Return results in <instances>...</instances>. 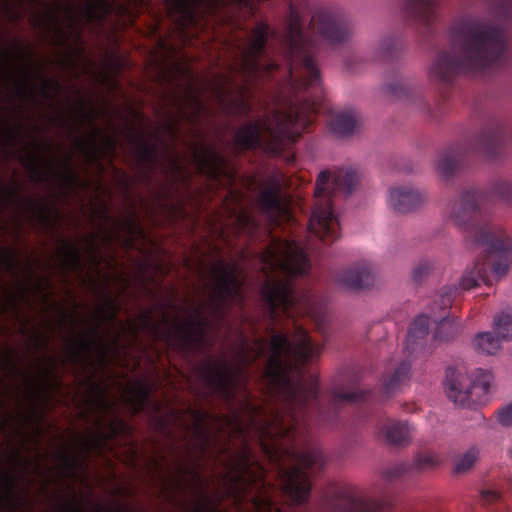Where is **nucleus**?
Here are the masks:
<instances>
[{"mask_svg":"<svg viewBox=\"0 0 512 512\" xmlns=\"http://www.w3.org/2000/svg\"><path fill=\"white\" fill-rule=\"evenodd\" d=\"M415 104L418 106L421 112L427 113L432 118L437 117V113L432 111L430 106L422 98H417L415 100Z\"/></svg>","mask_w":512,"mask_h":512,"instance_id":"54","label":"nucleus"},{"mask_svg":"<svg viewBox=\"0 0 512 512\" xmlns=\"http://www.w3.org/2000/svg\"><path fill=\"white\" fill-rule=\"evenodd\" d=\"M501 340L491 332H480L474 337L473 347L478 353L495 355L501 349Z\"/></svg>","mask_w":512,"mask_h":512,"instance_id":"33","label":"nucleus"},{"mask_svg":"<svg viewBox=\"0 0 512 512\" xmlns=\"http://www.w3.org/2000/svg\"><path fill=\"white\" fill-rule=\"evenodd\" d=\"M413 428L407 421L387 420L379 427V433L393 445L407 444L412 437Z\"/></svg>","mask_w":512,"mask_h":512,"instance_id":"25","label":"nucleus"},{"mask_svg":"<svg viewBox=\"0 0 512 512\" xmlns=\"http://www.w3.org/2000/svg\"><path fill=\"white\" fill-rule=\"evenodd\" d=\"M401 47L399 39L395 36H389L384 38L380 43V49L383 56L386 58H392L396 55Z\"/></svg>","mask_w":512,"mask_h":512,"instance_id":"42","label":"nucleus"},{"mask_svg":"<svg viewBox=\"0 0 512 512\" xmlns=\"http://www.w3.org/2000/svg\"><path fill=\"white\" fill-rule=\"evenodd\" d=\"M21 164L29 171L31 178L35 182H42L46 179L47 173L44 171L36 158L32 153L22 155L20 157Z\"/></svg>","mask_w":512,"mask_h":512,"instance_id":"36","label":"nucleus"},{"mask_svg":"<svg viewBox=\"0 0 512 512\" xmlns=\"http://www.w3.org/2000/svg\"><path fill=\"white\" fill-rule=\"evenodd\" d=\"M210 321L203 317L201 308L193 309L191 318L183 319L174 325L177 343L180 348L192 351L209 345L208 328Z\"/></svg>","mask_w":512,"mask_h":512,"instance_id":"14","label":"nucleus"},{"mask_svg":"<svg viewBox=\"0 0 512 512\" xmlns=\"http://www.w3.org/2000/svg\"><path fill=\"white\" fill-rule=\"evenodd\" d=\"M16 58L20 61H25L27 58L26 48L22 46L20 43H16L14 45Z\"/></svg>","mask_w":512,"mask_h":512,"instance_id":"57","label":"nucleus"},{"mask_svg":"<svg viewBox=\"0 0 512 512\" xmlns=\"http://www.w3.org/2000/svg\"><path fill=\"white\" fill-rule=\"evenodd\" d=\"M65 167H66V172L64 175H62V174L57 173L55 171L53 164L51 162H49L48 171L52 174L60 176L70 186H74L77 182V176L72 168V163H71L70 157L65 158Z\"/></svg>","mask_w":512,"mask_h":512,"instance_id":"43","label":"nucleus"},{"mask_svg":"<svg viewBox=\"0 0 512 512\" xmlns=\"http://www.w3.org/2000/svg\"><path fill=\"white\" fill-rule=\"evenodd\" d=\"M266 355V340L257 337L253 344L248 343L246 337H242L239 347L238 356L244 367L253 366L258 360Z\"/></svg>","mask_w":512,"mask_h":512,"instance_id":"29","label":"nucleus"},{"mask_svg":"<svg viewBox=\"0 0 512 512\" xmlns=\"http://www.w3.org/2000/svg\"><path fill=\"white\" fill-rule=\"evenodd\" d=\"M295 336V342L284 333L271 337L262 377L278 405L269 412L248 395L230 414L191 409L200 457L210 446L204 425L210 419L228 437L220 451L227 456V494L239 504L249 502V512H388L387 502L363 497L349 484L334 486L314 506L299 507L310 498V473L322 471L327 463L310 438V422L334 425L344 403L368 402L372 393L362 390L359 377L352 375L348 387H335L324 404L318 379L304 377L305 367L319 358L322 346L302 327H296Z\"/></svg>","mask_w":512,"mask_h":512,"instance_id":"1","label":"nucleus"},{"mask_svg":"<svg viewBox=\"0 0 512 512\" xmlns=\"http://www.w3.org/2000/svg\"><path fill=\"white\" fill-rule=\"evenodd\" d=\"M105 303L106 306L111 310V318H116V310H117V304L116 301L112 298L109 292L105 295Z\"/></svg>","mask_w":512,"mask_h":512,"instance_id":"55","label":"nucleus"},{"mask_svg":"<svg viewBox=\"0 0 512 512\" xmlns=\"http://www.w3.org/2000/svg\"><path fill=\"white\" fill-rule=\"evenodd\" d=\"M50 16H51L52 21H53V22L55 23V25H56L57 32H58L59 34H61V36H64L65 38H67V36L65 35V33H64L63 29H62V27L59 25L58 18H57V16H56V14H55V13H51V15H50Z\"/></svg>","mask_w":512,"mask_h":512,"instance_id":"63","label":"nucleus"},{"mask_svg":"<svg viewBox=\"0 0 512 512\" xmlns=\"http://www.w3.org/2000/svg\"><path fill=\"white\" fill-rule=\"evenodd\" d=\"M441 302L436 300L431 306V319L437 323L434 338L441 341L453 339L460 331L459 326L455 325L446 316V310L440 309Z\"/></svg>","mask_w":512,"mask_h":512,"instance_id":"26","label":"nucleus"},{"mask_svg":"<svg viewBox=\"0 0 512 512\" xmlns=\"http://www.w3.org/2000/svg\"><path fill=\"white\" fill-rule=\"evenodd\" d=\"M433 269V264L427 260H420L413 268L412 276L415 282H421Z\"/></svg>","mask_w":512,"mask_h":512,"instance_id":"44","label":"nucleus"},{"mask_svg":"<svg viewBox=\"0 0 512 512\" xmlns=\"http://www.w3.org/2000/svg\"><path fill=\"white\" fill-rule=\"evenodd\" d=\"M441 464L440 457L430 451L420 452L414 459V467L419 471H426L436 468Z\"/></svg>","mask_w":512,"mask_h":512,"instance_id":"37","label":"nucleus"},{"mask_svg":"<svg viewBox=\"0 0 512 512\" xmlns=\"http://www.w3.org/2000/svg\"><path fill=\"white\" fill-rule=\"evenodd\" d=\"M358 124L357 115L352 110L333 113L328 123L330 130L339 137L351 135L357 129Z\"/></svg>","mask_w":512,"mask_h":512,"instance_id":"28","label":"nucleus"},{"mask_svg":"<svg viewBox=\"0 0 512 512\" xmlns=\"http://www.w3.org/2000/svg\"><path fill=\"white\" fill-rule=\"evenodd\" d=\"M51 90H54L56 93H59L62 90V84L53 78H45L43 80L41 91L46 99L52 98Z\"/></svg>","mask_w":512,"mask_h":512,"instance_id":"47","label":"nucleus"},{"mask_svg":"<svg viewBox=\"0 0 512 512\" xmlns=\"http://www.w3.org/2000/svg\"><path fill=\"white\" fill-rule=\"evenodd\" d=\"M90 333L93 336L92 339H88L82 334L75 337L73 345L70 347L71 357L75 362L88 359L95 349H98L102 355L106 354V347L98 328L96 326L91 327Z\"/></svg>","mask_w":512,"mask_h":512,"instance_id":"23","label":"nucleus"},{"mask_svg":"<svg viewBox=\"0 0 512 512\" xmlns=\"http://www.w3.org/2000/svg\"><path fill=\"white\" fill-rule=\"evenodd\" d=\"M178 122H179V118L178 117L169 116V121H168L167 128L175 136H176V126H177Z\"/></svg>","mask_w":512,"mask_h":512,"instance_id":"59","label":"nucleus"},{"mask_svg":"<svg viewBox=\"0 0 512 512\" xmlns=\"http://www.w3.org/2000/svg\"><path fill=\"white\" fill-rule=\"evenodd\" d=\"M493 331L502 339H512V316L500 312L495 315L493 322Z\"/></svg>","mask_w":512,"mask_h":512,"instance_id":"35","label":"nucleus"},{"mask_svg":"<svg viewBox=\"0 0 512 512\" xmlns=\"http://www.w3.org/2000/svg\"><path fill=\"white\" fill-rule=\"evenodd\" d=\"M488 195L476 186L465 188L447 209L449 220L467 232L477 246L485 247L487 257L477 259L464 270L458 284L444 286L439 294L440 309L448 310L454 299L463 292L474 289L483 282L492 285L489 270L497 279L507 275L512 263V237L489 220L486 208Z\"/></svg>","mask_w":512,"mask_h":512,"instance_id":"2","label":"nucleus"},{"mask_svg":"<svg viewBox=\"0 0 512 512\" xmlns=\"http://www.w3.org/2000/svg\"><path fill=\"white\" fill-rule=\"evenodd\" d=\"M311 11L309 0H290L282 35L287 76L296 91L320 88L321 76L316 60L317 41L304 31L303 14Z\"/></svg>","mask_w":512,"mask_h":512,"instance_id":"5","label":"nucleus"},{"mask_svg":"<svg viewBox=\"0 0 512 512\" xmlns=\"http://www.w3.org/2000/svg\"><path fill=\"white\" fill-rule=\"evenodd\" d=\"M238 222L243 229H256L258 227L257 221L247 213H241L238 216Z\"/></svg>","mask_w":512,"mask_h":512,"instance_id":"51","label":"nucleus"},{"mask_svg":"<svg viewBox=\"0 0 512 512\" xmlns=\"http://www.w3.org/2000/svg\"><path fill=\"white\" fill-rule=\"evenodd\" d=\"M0 264L8 271L17 267V258L13 251H3L0 255Z\"/></svg>","mask_w":512,"mask_h":512,"instance_id":"49","label":"nucleus"},{"mask_svg":"<svg viewBox=\"0 0 512 512\" xmlns=\"http://www.w3.org/2000/svg\"><path fill=\"white\" fill-rule=\"evenodd\" d=\"M129 133L130 140L135 145L137 164L144 176L149 179L159 164L158 144L148 142L142 134L136 133L132 128H129Z\"/></svg>","mask_w":512,"mask_h":512,"instance_id":"19","label":"nucleus"},{"mask_svg":"<svg viewBox=\"0 0 512 512\" xmlns=\"http://www.w3.org/2000/svg\"><path fill=\"white\" fill-rule=\"evenodd\" d=\"M271 33L267 23H259L252 31V37L242 51L240 64L236 67L245 78L246 83L237 87L239 96L227 98L224 87H219L217 97L225 111L236 118L247 117L252 112V105L246 99L253 81L269 77L279 69V64L267 54V43Z\"/></svg>","mask_w":512,"mask_h":512,"instance_id":"7","label":"nucleus"},{"mask_svg":"<svg viewBox=\"0 0 512 512\" xmlns=\"http://www.w3.org/2000/svg\"><path fill=\"white\" fill-rule=\"evenodd\" d=\"M478 455L479 453L476 448H471L468 451H466L456 462L454 472L462 473L469 470L478 459Z\"/></svg>","mask_w":512,"mask_h":512,"instance_id":"40","label":"nucleus"},{"mask_svg":"<svg viewBox=\"0 0 512 512\" xmlns=\"http://www.w3.org/2000/svg\"><path fill=\"white\" fill-rule=\"evenodd\" d=\"M199 172L211 181L229 184L235 181L236 171L230 161L214 147H195L192 153Z\"/></svg>","mask_w":512,"mask_h":512,"instance_id":"13","label":"nucleus"},{"mask_svg":"<svg viewBox=\"0 0 512 512\" xmlns=\"http://www.w3.org/2000/svg\"><path fill=\"white\" fill-rule=\"evenodd\" d=\"M504 145V130L499 123L481 129L465 143L445 149L436 164L438 174L444 179L452 178L470 155L487 159L497 158Z\"/></svg>","mask_w":512,"mask_h":512,"instance_id":"9","label":"nucleus"},{"mask_svg":"<svg viewBox=\"0 0 512 512\" xmlns=\"http://www.w3.org/2000/svg\"><path fill=\"white\" fill-rule=\"evenodd\" d=\"M358 174L353 168H338L334 172L319 173L314 189L315 204L309 219L310 235L324 243L340 237L339 219L334 213L332 198L337 192L351 194L358 184Z\"/></svg>","mask_w":512,"mask_h":512,"instance_id":"8","label":"nucleus"},{"mask_svg":"<svg viewBox=\"0 0 512 512\" xmlns=\"http://www.w3.org/2000/svg\"><path fill=\"white\" fill-rule=\"evenodd\" d=\"M83 15L87 22H92L98 18L97 5L89 3L83 10Z\"/></svg>","mask_w":512,"mask_h":512,"instance_id":"52","label":"nucleus"},{"mask_svg":"<svg viewBox=\"0 0 512 512\" xmlns=\"http://www.w3.org/2000/svg\"><path fill=\"white\" fill-rule=\"evenodd\" d=\"M94 389L96 390V396L93 401L96 407L102 412H111L112 404L107 398L106 391L97 384H94Z\"/></svg>","mask_w":512,"mask_h":512,"instance_id":"45","label":"nucleus"},{"mask_svg":"<svg viewBox=\"0 0 512 512\" xmlns=\"http://www.w3.org/2000/svg\"><path fill=\"white\" fill-rule=\"evenodd\" d=\"M30 203L38 209L41 220L47 224L50 220L51 209L45 205L36 203L35 201H31Z\"/></svg>","mask_w":512,"mask_h":512,"instance_id":"53","label":"nucleus"},{"mask_svg":"<svg viewBox=\"0 0 512 512\" xmlns=\"http://www.w3.org/2000/svg\"><path fill=\"white\" fill-rule=\"evenodd\" d=\"M438 0H403L401 9L406 20L430 34L436 21Z\"/></svg>","mask_w":512,"mask_h":512,"instance_id":"18","label":"nucleus"},{"mask_svg":"<svg viewBox=\"0 0 512 512\" xmlns=\"http://www.w3.org/2000/svg\"><path fill=\"white\" fill-rule=\"evenodd\" d=\"M198 377L209 389V396L216 395L231 404L235 399L236 374L227 361L207 360L197 367Z\"/></svg>","mask_w":512,"mask_h":512,"instance_id":"12","label":"nucleus"},{"mask_svg":"<svg viewBox=\"0 0 512 512\" xmlns=\"http://www.w3.org/2000/svg\"><path fill=\"white\" fill-rule=\"evenodd\" d=\"M429 317L420 315L411 324L407 338L405 349L412 354L423 347L422 341L428 336Z\"/></svg>","mask_w":512,"mask_h":512,"instance_id":"30","label":"nucleus"},{"mask_svg":"<svg viewBox=\"0 0 512 512\" xmlns=\"http://www.w3.org/2000/svg\"><path fill=\"white\" fill-rule=\"evenodd\" d=\"M1 196L6 199L16 198L17 197V191L14 188H5L3 189Z\"/></svg>","mask_w":512,"mask_h":512,"instance_id":"60","label":"nucleus"},{"mask_svg":"<svg viewBox=\"0 0 512 512\" xmlns=\"http://www.w3.org/2000/svg\"><path fill=\"white\" fill-rule=\"evenodd\" d=\"M498 421L502 426H512V403L499 410Z\"/></svg>","mask_w":512,"mask_h":512,"instance_id":"50","label":"nucleus"},{"mask_svg":"<svg viewBox=\"0 0 512 512\" xmlns=\"http://www.w3.org/2000/svg\"><path fill=\"white\" fill-rule=\"evenodd\" d=\"M61 457H62V460L66 467H68V468L74 467V460L67 453H63L61 455Z\"/></svg>","mask_w":512,"mask_h":512,"instance_id":"62","label":"nucleus"},{"mask_svg":"<svg viewBox=\"0 0 512 512\" xmlns=\"http://www.w3.org/2000/svg\"><path fill=\"white\" fill-rule=\"evenodd\" d=\"M151 390L148 386L139 385L135 391L136 407L135 412H139L150 400Z\"/></svg>","mask_w":512,"mask_h":512,"instance_id":"46","label":"nucleus"},{"mask_svg":"<svg viewBox=\"0 0 512 512\" xmlns=\"http://www.w3.org/2000/svg\"><path fill=\"white\" fill-rule=\"evenodd\" d=\"M65 10H66V12L68 14L69 25H70L71 28H74L76 26V17L74 15L73 8L71 6H66Z\"/></svg>","mask_w":512,"mask_h":512,"instance_id":"61","label":"nucleus"},{"mask_svg":"<svg viewBox=\"0 0 512 512\" xmlns=\"http://www.w3.org/2000/svg\"><path fill=\"white\" fill-rule=\"evenodd\" d=\"M373 267L368 262L355 264L336 275V282L350 290H361L374 284Z\"/></svg>","mask_w":512,"mask_h":512,"instance_id":"20","label":"nucleus"},{"mask_svg":"<svg viewBox=\"0 0 512 512\" xmlns=\"http://www.w3.org/2000/svg\"><path fill=\"white\" fill-rule=\"evenodd\" d=\"M120 228L127 235L126 242L128 245H132L136 237L143 234L136 214L123 219L120 223Z\"/></svg>","mask_w":512,"mask_h":512,"instance_id":"38","label":"nucleus"},{"mask_svg":"<svg viewBox=\"0 0 512 512\" xmlns=\"http://www.w3.org/2000/svg\"><path fill=\"white\" fill-rule=\"evenodd\" d=\"M483 501L484 503L495 502L500 499V494L497 491H485L483 492Z\"/></svg>","mask_w":512,"mask_h":512,"instance_id":"56","label":"nucleus"},{"mask_svg":"<svg viewBox=\"0 0 512 512\" xmlns=\"http://www.w3.org/2000/svg\"><path fill=\"white\" fill-rule=\"evenodd\" d=\"M491 193L501 201L512 204V183L498 179L492 184Z\"/></svg>","mask_w":512,"mask_h":512,"instance_id":"39","label":"nucleus"},{"mask_svg":"<svg viewBox=\"0 0 512 512\" xmlns=\"http://www.w3.org/2000/svg\"><path fill=\"white\" fill-rule=\"evenodd\" d=\"M81 118L90 124L92 133L88 139L77 138L78 146L86 152L90 159L98 160L100 154L114 158L118 140L113 136L107 135L95 125L93 116L84 111V102H82L81 107Z\"/></svg>","mask_w":512,"mask_h":512,"instance_id":"16","label":"nucleus"},{"mask_svg":"<svg viewBox=\"0 0 512 512\" xmlns=\"http://www.w3.org/2000/svg\"><path fill=\"white\" fill-rule=\"evenodd\" d=\"M187 108L177 99L174 100L178 109L179 117L189 123L195 124L200 116L207 110L205 103L202 101L198 93L191 91L185 96Z\"/></svg>","mask_w":512,"mask_h":512,"instance_id":"27","label":"nucleus"},{"mask_svg":"<svg viewBox=\"0 0 512 512\" xmlns=\"http://www.w3.org/2000/svg\"><path fill=\"white\" fill-rule=\"evenodd\" d=\"M60 253L64 264L71 269H78L82 265V254L79 247L66 240H61Z\"/></svg>","mask_w":512,"mask_h":512,"instance_id":"34","label":"nucleus"},{"mask_svg":"<svg viewBox=\"0 0 512 512\" xmlns=\"http://www.w3.org/2000/svg\"><path fill=\"white\" fill-rule=\"evenodd\" d=\"M212 276L209 307L215 318L222 321L233 305L243 307L245 296L237 264L218 260L210 268Z\"/></svg>","mask_w":512,"mask_h":512,"instance_id":"10","label":"nucleus"},{"mask_svg":"<svg viewBox=\"0 0 512 512\" xmlns=\"http://www.w3.org/2000/svg\"><path fill=\"white\" fill-rule=\"evenodd\" d=\"M386 91L394 96L400 97L408 93V87L401 79H396L393 82L387 83L385 86Z\"/></svg>","mask_w":512,"mask_h":512,"instance_id":"48","label":"nucleus"},{"mask_svg":"<svg viewBox=\"0 0 512 512\" xmlns=\"http://www.w3.org/2000/svg\"><path fill=\"white\" fill-rule=\"evenodd\" d=\"M426 200V193L414 186L398 185L389 190L387 205L394 213L405 215L419 209Z\"/></svg>","mask_w":512,"mask_h":512,"instance_id":"17","label":"nucleus"},{"mask_svg":"<svg viewBox=\"0 0 512 512\" xmlns=\"http://www.w3.org/2000/svg\"><path fill=\"white\" fill-rule=\"evenodd\" d=\"M179 471L181 477L186 474H190L195 482V490L197 491L198 499L191 506L190 512H216L217 507L207 494V491L203 486V479L199 472L196 469L187 467L183 463H179Z\"/></svg>","mask_w":512,"mask_h":512,"instance_id":"24","label":"nucleus"},{"mask_svg":"<svg viewBox=\"0 0 512 512\" xmlns=\"http://www.w3.org/2000/svg\"><path fill=\"white\" fill-rule=\"evenodd\" d=\"M24 82L23 83H19L18 85V93L21 95V96H24L26 94V86H25V83L28 79V75L27 73L25 72V75H24Z\"/></svg>","mask_w":512,"mask_h":512,"instance_id":"64","label":"nucleus"},{"mask_svg":"<svg viewBox=\"0 0 512 512\" xmlns=\"http://www.w3.org/2000/svg\"><path fill=\"white\" fill-rule=\"evenodd\" d=\"M260 262L267 278L260 289V297L272 332L281 316L293 320L297 316L322 320V307L318 306L316 296L310 291L297 295L292 283L293 277L307 275L311 267L302 246L295 240L272 238L260 253Z\"/></svg>","mask_w":512,"mask_h":512,"instance_id":"4","label":"nucleus"},{"mask_svg":"<svg viewBox=\"0 0 512 512\" xmlns=\"http://www.w3.org/2000/svg\"><path fill=\"white\" fill-rule=\"evenodd\" d=\"M411 377V361L404 359L388 371L383 377L381 398H390L402 391Z\"/></svg>","mask_w":512,"mask_h":512,"instance_id":"22","label":"nucleus"},{"mask_svg":"<svg viewBox=\"0 0 512 512\" xmlns=\"http://www.w3.org/2000/svg\"><path fill=\"white\" fill-rule=\"evenodd\" d=\"M409 466L405 463H395L383 469L381 475L384 479L392 481L408 473Z\"/></svg>","mask_w":512,"mask_h":512,"instance_id":"41","label":"nucleus"},{"mask_svg":"<svg viewBox=\"0 0 512 512\" xmlns=\"http://www.w3.org/2000/svg\"><path fill=\"white\" fill-rule=\"evenodd\" d=\"M99 430L95 443L103 444L107 440H114L128 430L127 424L119 417H114L107 425L101 420L96 422Z\"/></svg>","mask_w":512,"mask_h":512,"instance_id":"32","label":"nucleus"},{"mask_svg":"<svg viewBox=\"0 0 512 512\" xmlns=\"http://www.w3.org/2000/svg\"><path fill=\"white\" fill-rule=\"evenodd\" d=\"M312 123V116L298 109L274 111L269 117L242 125L235 133L234 141L242 150L265 146L273 153H280L287 145L295 143L303 132L309 131Z\"/></svg>","mask_w":512,"mask_h":512,"instance_id":"6","label":"nucleus"},{"mask_svg":"<svg viewBox=\"0 0 512 512\" xmlns=\"http://www.w3.org/2000/svg\"><path fill=\"white\" fill-rule=\"evenodd\" d=\"M452 37L459 53H439L429 69V76L439 86L443 100L448 98V91L460 74H480L502 67L510 50L511 39L506 28L476 17L455 23Z\"/></svg>","mask_w":512,"mask_h":512,"instance_id":"3","label":"nucleus"},{"mask_svg":"<svg viewBox=\"0 0 512 512\" xmlns=\"http://www.w3.org/2000/svg\"><path fill=\"white\" fill-rule=\"evenodd\" d=\"M139 321V327L136 329L135 334H137L139 330L147 331L154 340H161L167 344L172 342V333L169 330L163 329L158 322H155L151 312H142L139 316Z\"/></svg>","mask_w":512,"mask_h":512,"instance_id":"31","label":"nucleus"},{"mask_svg":"<svg viewBox=\"0 0 512 512\" xmlns=\"http://www.w3.org/2000/svg\"><path fill=\"white\" fill-rule=\"evenodd\" d=\"M491 375L477 369L471 375L449 368L446 372L445 387L449 399L454 403L468 406L480 403L490 389Z\"/></svg>","mask_w":512,"mask_h":512,"instance_id":"11","label":"nucleus"},{"mask_svg":"<svg viewBox=\"0 0 512 512\" xmlns=\"http://www.w3.org/2000/svg\"><path fill=\"white\" fill-rule=\"evenodd\" d=\"M63 512H83V509L74 502H67L61 506Z\"/></svg>","mask_w":512,"mask_h":512,"instance_id":"58","label":"nucleus"},{"mask_svg":"<svg viewBox=\"0 0 512 512\" xmlns=\"http://www.w3.org/2000/svg\"><path fill=\"white\" fill-rule=\"evenodd\" d=\"M258 204L261 211L269 217L272 222H277L278 217L286 212L282 202L281 185L276 179H271L268 186L258 197Z\"/></svg>","mask_w":512,"mask_h":512,"instance_id":"21","label":"nucleus"},{"mask_svg":"<svg viewBox=\"0 0 512 512\" xmlns=\"http://www.w3.org/2000/svg\"><path fill=\"white\" fill-rule=\"evenodd\" d=\"M309 26L332 44L345 41L351 33L349 21L340 12L330 8H319L315 11Z\"/></svg>","mask_w":512,"mask_h":512,"instance_id":"15","label":"nucleus"}]
</instances>
